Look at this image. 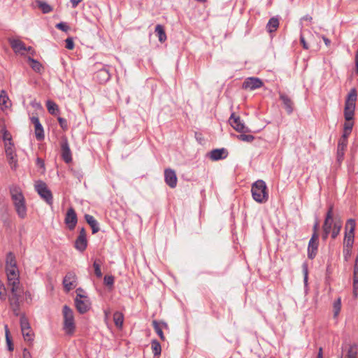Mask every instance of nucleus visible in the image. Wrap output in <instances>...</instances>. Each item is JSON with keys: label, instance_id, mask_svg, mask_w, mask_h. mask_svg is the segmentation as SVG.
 <instances>
[{"label": "nucleus", "instance_id": "3c124183", "mask_svg": "<svg viewBox=\"0 0 358 358\" xmlns=\"http://www.w3.org/2000/svg\"><path fill=\"white\" fill-rule=\"evenodd\" d=\"M3 139L4 141H8V143L11 142V136L6 129H3Z\"/></svg>", "mask_w": 358, "mask_h": 358}, {"label": "nucleus", "instance_id": "58836bf2", "mask_svg": "<svg viewBox=\"0 0 358 358\" xmlns=\"http://www.w3.org/2000/svg\"><path fill=\"white\" fill-rule=\"evenodd\" d=\"M28 62L30 63V66L31 67V69L36 71V72H39L42 68V65L41 64V63L38 61H36V59L31 58V57H28Z\"/></svg>", "mask_w": 358, "mask_h": 358}, {"label": "nucleus", "instance_id": "f704fd0d", "mask_svg": "<svg viewBox=\"0 0 358 358\" xmlns=\"http://www.w3.org/2000/svg\"><path fill=\"white\" fill-rule=\"evenodd\" d=\"M102 265V262L100 259H95L93 263V267L94 269V273L97 278L102 277V272L101 270V266Z\"/></svg>", "mask_w": 358, "mask_h": 358}, {"label": "nucleus", "instance_id": "f3484780", "mask_svg": "<svg viewBox=\"0 0 358 358\" xmlns=\"http://www.w3.org/2000/svg\"><path fill=\"white\" fill-rule=\"evenodd\" d=\"M95 78L100 83H105L108 81L110 78L108 69L104 67L99 70L95 74Z\"/></svg>", "mask_w": 358, "mask_h": 358}, {"label": "nucleus", "instance_id": "f8f14e48", "mask_svg": "<svg viewBox=\"0 0 358 358\" xmlns=\"http://www.w3.org/2000/svg\"><path fill=\"white\" fill-rule=\"evenodd\" d=\"M319 235H312L308 246V257L310 259H313L315 257L318 245H319Z\"/></svg>", "mask_w": 358, "mask_h": 358}, {"label": "nucleus", "instance_id": "c03bdc74", "mask_svg": "<svg viewBox=\"0 0 358 358\" xmlns=\"http://www.w3.org/2000/svg\"><path fill=\"white\" fill-rule=\"evenodd\" d=\"M56 28H57L58 29L62 30L64 32H67L70 29L69 26L66 22H61L57 24Z\"/></svg>", "mask_w": 358, "mask_h": 358}, {"label": "nucleus", "instance_id": "9b49d317", "mask_svg": "<svg viewBox=\"0 0 358 358\" xmlns=\"http://www.w3.org/2000/svg\"><path fill=\"white\" fill-rule=\"evenodd\" d=\"M61 155L62 159L67 164L71 162L72 155L69 147L68 140L66 137L63 138L61 141Z\"/></svg>", "mask_w": 358, "mask_h": 358}, {"label": "nucleus", "instance_id": "680f3d73", "mask_svg": "<svg viewBox=\"0 0 358 358\" xmlns=\"http://www.w3.org/2000/svg\"><path fill=\"white\" fill-rule=\"evenodd\" d=\"M236 137L242 141H246V134L245 133H241V134L237 135Z\"/></svg>", "mask_w": 358, "mask_h": 358}, {"label": "nucleus", "instance_id": "338daca9", "mask_svg": "<svg viewBox=\"0 0 358 358\" xmlns=\"http://www.w3.org/2000/svg\"><path fill=\"white\" fill-rule=\"evenodd\" d=\"M26 51H27L32 55L35 53L34 50L31 46L27 47Z\"/></svg>", "mask_w": 358, "mask_h": 358}, {"label": "nucleus", "instance_id": "052dcab7", "mask_svg": "<svg viewBox=\"0 0 358 358\" xmlns=\"http://www.w3.org/2000/svg\"><path fill=\"white\" fill-rule=\"evenodd\" d=\"M318 227H319V222L317 221L313 226V233L312 235H315V234L318 235V234H317Z\"/></svg>", "mask_w": 358, "mask_h": 358}, {"label": "nucleus", "instance_id": "c756f323", "mask_svg": "<svg viewBox=\"0 0 358 358\" xmlns=\"http://www.w3.org/2000/svg\"><path fill=\"white\" fill-rule=\"evenodd\" d=\"M113 321L117 328H122L124 322V315L122 313L116 311L113 314Z\"/></svg>", "mask_w": 358, "mask_h": 358}, {"label": "nucleus", "instance_id": "20e7f679", "mask_svg": "<svg viewBox=\"0 0 358 358\" xmlns=\"http://www.w3.org/2000/svg\"><path fill=\"white\" fill-rule=\"evenodd\" d=\"M357 96L356 89L352 88L345 101L344 117L347 122L351 121L354 118Z\"/></svg>", "mask_w": 358, "mask_h": 358}, {"label": "nucleus", "instance_id": "603ef678", "mask_svg": "<svg viewBox=\"0 0 358 358\" xmlns=\"http://www.w3.org/2000/svg\"><path fill=\"white\" fill-rule=\"evenodd\" d=\"M350 134V133H347L346 131H344L343 134L342 135V136L341 137L339 141H342V142H345L348 143V138Z\"/></svg>", "mask_w": 358, "mask_h": 358}, {"label": "nucleus", "instance_id": "6e6d98bb", "mask_svg": "<svg viewBox=\"0 0 358 358\" xmlns=\"http://www.w3.org/2000/svg\"><path fill=\"white\" fill-rule=\"evenodd\" d=\"M322 239L324 241L327 240L329 234L331 233V231L330 230H327V229H322Z\"/></svg>", "mask_w": 358, "mask_h": 358}, {"label": "nucleus", "instance_id": "c85d7f7f", "mask_svg": "<svg viewBox=\"0 0 358 358\" xmlns=\"http://www.w3.org/2000/svg\"><path fill=\"white\" fill-rule=\"evenodd\" d=\"M46 106L48 112L51 115H57L59 114V107L54 101L51 100H48L46 102Z\"/></svg>", "mask_w": 358, "mask_h": 358}, {"label": "nucleus", "instance_id": "de8ad7c7", "mask_svg": "<svg viewBox=\"0 0 358 358\" xmlns=\"http://www.w3.org/2000/svg\"><path fill=\"white\" fill-rule=\"evenodd\" d=\"M66 42V48L68 50H73L74 48V42L72 38H67L65 40Z\"/></svg>", "mask_w": 358, "mask_h": 358}, {"label": "nucleus", "instance_id": "9d476101", "mask_svg": "<svg viewBox=\"0 0 358 358\" xmlns=\"http://www.w3.org/2000/svg\"><path fill=\"white\" fill-rule=\"evenodd\" d=\"M64 289L69 292L77 286V276L73 271L68 272L63 279Z\"/></svg>", "mask_w": 358, "mask_h": 358}, {"label": "nucleus", "instance_id": "a211bd4d", "mask_svg": "<svg viewBox=\"0 0 358 358\" xmlns=\"http://www.w3.org/2000/svg\"><path fill=\"white\" fill-rule=\"evenodd\" d=\"M348 143L338 141L336 152V161L340 164L343 161L345 150L347 148Z\"/></svg>", "mask_w": 358, "mask_h": 358}, {"label": "nucleus", "instance_id": "4468645a", "mask_svg": "<svg viewBox=\"0 0 358 358\" xmlns=\"http://www.w3.org/2000/svg\"><path fill=\"white\" fill-rule=\"evenodd\" d=\"M31 122L34 124L35 128V136L38 141H42L44 139V131L42 124H41L38 117H31Z\"/></svg>", "mask_w": 358, "mask_h": 358}, {"label": "nucleus", "instance_id": "f03ea898", "mask_svg": "<svg viewBox=\"0 0 358 358\" xmlns=\"http://www.w3.org/2000/svg\"><path fill=\"white\" fill-rule=\"evenodd\" d=\"M10 193L17 214L20 218L24 219L27 216V207L21 189L13 185L10 187Z\"/></svg>", "mask_w": 358, "mask_h": 358}, {"label": "nucleus", "instance_id": "5fc2aeb1", "mask_svg": "<svg viewBox=\"0 0 358 358\" xmlns=\"http://www.w3.org/2000/svg\"><path fill=\"white\" fill-rule=\"evenodd\" d=\"M303 269L304 273V282L306 283L308 281V267L306 264L303 265Z\"/></svg>", "mask_w": 358, "mask_h": 358}, {"label": "nucleus", "instance_id": "72a5a7b5", "mask_svg": "<svg viewBox=\"0 0 358 358\" xmlns=\"http://www.w3.org/2000/svg\"><path fill=\"white\" fill-rule=\"evenodd\" d=\"M20 323L21 331H22V330L29 331V329H31V326L29 322V320H28L27 317L24 314H22L20 316Z\"/></svg>", "mask_w": 358, "mask_h": 358}, {"label": "nucleus", "instance_id": "a19ab883", "mask_svg": "<svg viewBox=\"0 0 358 358\" xmlns=\"http://www.w3.org/2000/svg\"><path fill=\"white\" fill-rule=\"evenodd\" d=\"M22 336L24 337V341H32L34 339V332L31 329H29V331L27 330H22Z\"/></svg>", "mask_w": 358, "mask_h": 358}, {"label": "nucleus", "instance_id": "7ed1b4c3", "mask_svg": "<svg viewBox=\"0 0 358 358\" xmlns=\"http://www.w3.org/2000/svg\"><path fill=\"white\" fill-rule=\"evenodd\" d=\"M266 189V185L264 180H258L254 182L251 187L253 199L260 203H266L268 199V194Z\"/></svg>", "mask_w": 358, "mask_h": 358}, {"label": "nucleus", "instance_id": "69168bd1", "mask_svg": "<svg viewBox=\"0 0 358 358\" xmlns=\"http://www.w3.org/2000/svg\"><path fill=\"white\" fill-rule=\"evenodd\" d=\"M78 236L86 237V232L84 228L80 229Z\"/></svg>", "mask_w": 358, "mask_h": 358}, {"label": "nucleus", "instance_id": "473e14b6", "mask_svg": "<svg viewBox=\"0 0 358 358\" xmlns=\"http://www.w3.org/2000/svg\"><path fill=\"white\" fill-rule=\"evenodd\" d=\"M152 327H153L155 332L157 333V334L159 336L160 339L162 341H164L165 337L163 334L162 327L160 326V323H159V322H157V320H153L152 321Z\"/></svg>", "mask_w": 358, "mask_h": 358}, {"label": "nucleus", "instance_id": "6ab92c4d", "mask_svg": "<svg viewBox=\"0 0 358 358\" xmlns=\"http://www.w3.org/2000/svg\"><path fill=\"white\" fill-rule=\"evenodd\" d=\"M210 157L215 161L224 159L227 157V151L224 148L215 149L210 152Z\"/></svg>", "mask_w": 358, "mask_h": 358}, {"label": "nucleus", "instance_id": "412c9836", "mask_svg": "<svg viewBox=\"0 0 358 358\" xmlns=\"http://www.w3.org/2000/svg\"><path fill=\"white\" fill-rule=\"evenodd\" d=\"M85 219L87 224L91 227L92 234H96L99 231L100 229L99 223L92 215L86 214L85 215Z\"/></svg>", "mask_w": 358, "mask_h": 358}, {"label": "nucleus", "instance_id": "e433bc0d", "mask_svg": "<svg viewBox=\"0 0 358 358\" xmlns=\"http://www.w3.org/2000/svg\"><path fill=\"white\" fill-rule=\"evenodd\" d=\"M151 348L155 356H159L162 352L160 343L157 340H153L151 343Z\"/></svg>", "mask_w": 358, "mask_h": 358}, {"label": "nucleus", "instance_id": "8fccbe9b", "mask_svg": "<svg viewBox=\"0 0 358 358\" xmlns=\"http://www.w3.org/2000/svg\"><path fill=\"white\" fill-rule=\"evenodd\" d=\"M352 127H353V123L350 122V121L349 122L346 121V122L343 125L344 131H346L347 133H351Z\"/></svg>", "mask_w": 358, "mask_h": 358}, {"label": "nucleus", "instance_id": "49530a36", "mask_svg": "<svg viewBox=\"0 0 358 358\" xmlns=\"http://www.w3.org/2000/svg\"><path fill=\"white\" fill-rule=\"evenodd\" d=\"M6 342H7L8 350L9 351H13V344H12V341H11V340H10L9 336H8V330L7 326H6Z\"/></svg>", "mask_w": 358, "mask_h": 358}, {"label": "nucleus", "instance_id": "4c0bfd02", "mask_svg": "<svg viewBox=\"0 0 358 358\" xmlns=\"http://www.w3.org/2000/svg\"><path fill=\"white\" fill-rule=\"evenodd\" d=\"M334 222L335 220H334L333 217H330V215L325 216L324 222L322 225V229H327L331 231V229L334 227Z\"/></svg>", "mask_w": 358, "mask_h": 358}, {"label": "nucleus", "instance_id": "a878e982", "mask_svg": "<svg viewBox=\"0 0 358 358\" xmlns=\"http://www.w3.org/2000/svg\"><path fill=\"white\" fill-rule=\"evenodd\" d=\"M87 246V241L86 237L78 236L75 241V248L80 251H84Z\"/></svg>", "mask_w": 358, "mask_h": 358}, {"label": "nucleus", "instance_id": "774afa93", "mask_svg": "<svg viewBox=\"0 0 358 358\" xmlns=\"http://www.w3.org/2000/svg\"><path fill=\"white\" fill-rule=\"evenodd\" d=\"M356 67H357L356 73L358 74V51L356 54Z\"/></svg>", "mask_w": 358, "mask_h": 358}, {"label": "nucleus", "instance_id": "4d7b16f0", "mask_svg": "<svg viewBox=\"0 0 358 358\" xmlns=\"http://www.w3.org/2000/svg\"><path fill=\"white\" fill-rule=\"evenodd\" d=\"M22 357H23V358H31V355L30 352L27 348H24L23 350Z\"/></svg>", "mask_w": 358, "mask_h": 358}, {"label": "nucleus", "instance_id": "09e8293b", "mask_svg": "<svg viewBox=\"0 0 358 358\" xmlns=\"http://www.w3.org/2000/svg\"><path fill=\"white\" fill-rule=\"evenodd\" d=\"M57 120L59 122V124L60 127L63 129H67L68 124H67V121H66V119H64L63 117H58Z\"/></svg>", "mask_w": 358, "mask_h": 358}, {"label": "nucleus", "instance_id": "bb28decb", "mask_svg": "<svg viewBox=\"0 0 358 358\" xmlns=\"http://www.w3.org/2000/svg\"><path fill=\"white\" fill-rule=\"evenodd\" d=\"M155 32L158 37L159 42L164 43L167 37L164 27L162 24H157Z\"/></svg>", "mask_w": 358, "mask_h": 358}, {"label": "nucleus", "instance_id": "7c9ffc66", "mask_svg": "<svg viewBox=\"0 0 358 358\" xmlns=\"http://www.w3.org/2000/svg\"><path fill=\"white\" fill-rule=\"evenodd\" d=\"M6 268H14L17 267L15 260V257L12 252L8 253L6 259Z\"/></svg>", "mask_w": 358, "mask_h": 358}, {"label": "nucleus", "instance_id": "2f4dec72", "mask_svg": "<svg viewBox=\"0 0 358 358\" xmlns=\"http://www.w3.org/2000/svg\"><path fill=\"white\" fill-rule=\"evenodd\" d=\"M37 6L41 9L42 12L45 14L49 13L52 10V8L46 2L38 0L36 1Z\"/></svg>", "mask_w": 358, "mask_h": 358}, {"label": "nucleus", "instance_id": "ea45409f", "mask_svg": "<svg viewBox=\"0 0 358 358\" xmlns=\"http://www.w3.org/2000/svg\"><path fill=\"white\" fill-rule=\"evenodd\" d=\"M358 353V348L357 345L356 344H352L350 346L348 354H347V358H357Z\"/></svg>", "mask_w": 358, "mask_h": 358}, {"label": "nucleus", "instance_id": "39448f33", "mask_svg": "<svg viewBox=\"0 0 358 358\" xmlns=\"http://www.w3.org/2000/svg\"><path fill=\"white\" fill-rule=\"evenodd\" d=\"M62 313L64 317L63 329L67 334L71 335L76 328L73 310L65 305L63 307Z\"/></svg>", "mask_w": 358, "mask_h": 358}, {"label": "nucleus", "instance_id": "79ce46f5", "mask_svg": "<svg viewBox=\"0 0 358 358\" xmlns=\"http://www.w3.org/2000/svg\"><path fill=\"white\" fill-rule=\"evenodd\" d=\"M8 96H7L6 92L2 90L0 94V105L5 106V108H8L7 101H8Z\"/></svg>", "mask_w": 358, "mask_h": 358}, {"label": "nucleus", "instance_id": "ddd939ff", "mask_svg": "<svg viewBox=\"0 0 358 358\" xmlns=\"http://www.w3.org/2000/svg\"><path fill=\"white\" fill-rule=\"evenodd\" d=\"M64 222L70 230H73L75 228L78 222V218L76 211L73 208L68 209Z\"/></svg>", "mask_w": 358, "mask_h": 358}, {"label": "nucleus", "instance_id": "5701e85b", "mask_svg": "<svg viewBox=\"0 0 358 358\" xmlns=\"http://www.w3.org/2000/svg\"><path fill=\"white\" fill-rule=\"evenodd\" d=\"M280 99L282 101L287 113H292L293 111V102L291 99L285 94H280Z\"/></svg>", "mask_w": 358, "mask_h": 358}, {"label": "nucleus", "instance_id": "864d4df0", "mask_svg": "<svg viewBox=\"0 0 358 358\" xmlns=\"http://www.w3.org/2000/svg\"><path fill=\"white\" fill-rule=\"evenodd\" d=\"M300 42L302 44L303 48L305 50H308L309 48V47H308L307 43L306 42L305 38H304L303 35H301V36H300Z\"/></svg>", "mask_w": 358, "mask_h": 358}, {"label": "nucleus", "instance_id": "6e6552de", "mask_svg": "<svg viewBox=\"0 0 358 358\" xmlns=\"http://www.w3.org/2000/svg\"><path fill=\"white\" fill-rule=\"evenodd\" d=\"M35 189L40 196L49 205H52L53 198L51 191L48 189L47 185L43 181H38L35 185Z\"/></svg>", "mask_w": 358, "mask_h": 358}, {"label": "nucleus", "instance_id": "2eb2a0df", "mask_svg": "<svg viewBox=\"0 0 358 358\" xmlns=\"http://www.w3.org/2000/svg\"><path fill=\"white\" fill-rule=\"evenodd\" d=\"M164 177L166 183L171 188H174L177 185V176L176 172L171 169H167L164 171Z\"/></svg>", "mask_w": 358, "mask_h": 358}, {"label": "nucleus", "instance_id": "aec40b11", "mask_svg": "<svg viewBox=\"0 0 358 358\" xmlns=\"http://www.w3.org/2000/svg\"><path fill=\"white\" fill-rule=\"evenodd\" d=\"M229 123L234 129L239 132H243L245 127L244 124L241 122L239 117L232 114L229 119Z\"/></svg>", "mask_w": 358, "mask_h": 358}, {"label": "nucleus", "instance_id": "bf43d9fd", "mask_svg": "<svg viewBox=\"0 0 358 358\" xmlns=\"http://www.w3.org/2000/svg\"><path fill=\"white\" fill-rule=\"evenodd\" d=\"M333 210H334V206L330 205L329 207V209L327 212L326 216L330 215V217L332 218L334 216Z\"/></svg>", "mask_w": 358, "mask_h": 358}, {"label": "nucleus", "instance_id": "37998d69", "mask_svg": "<svg viewBox=\"0 0 358 358\" xmlns=\"http://www.w3.org/2000/svg\"><path fill=\"white\" fill-rule=\"evenodd\" d=\"M341 307V299H338L334 303V317H337L338 315Z\"/></svg>", "mask_w": 358, "mask_h": 358}, {"label": "nucleus", "instance_id": "f257e3e1", "mask_svg": "<svg viewBox=\"0 0 358 358\" xmlns=\"http://www.w3.org/2000/svg\"><path fill=\"white\" fill-rule=\"evenodd\" d=\"M8 287L10 288L8 299L10 306L15 316L20 315V304L24 294L20 287L19 271L17 267L6 268Z\"/></svg>", "mask_w": 358, "mask_h": 358}, {"label": "nucleus", "instance_id": "0e129e2a", "mask_svg": "<svg viewBox=\"0 0 358 358\" xmlns=\"http://www.w3.org/2000/svg\"><path fill=\"white\" fill-rule=\"evenodd\" d=\"M322 39H323V41H324V43H325V45H327V46H328V45H330V43H331V41H330L328 38H327V37H325L324 36H322Z\"/></svg>", "mask_w": 358, "mask_h": 358}, {"label": "nucleus", "instance_id": "0eeeda50", "mask_svg": "<svg viewBox=\"0 0 358 358\" xmlns=\"http://www.w3.org/2000/svg\"><path fill=\"white\" fill-rule=\"evenodd\" d=\"M356 228V222L355 219H348L345 226V236L343 243L347 246L354 244L355 230Z\"/></svg>", "mask_w": 358, "mask_h": 358}, {"label": "nucleus", "instance_id": "e2e57ef3", "mask_svg": "<svg viewBox=\"0 0 358 358\" xmlns=\"http://www.w3.org/2000/svg\"><path fill=\"white\" fill-rule=\"evenodd\" d=\"M83 0H71V3L72 4L73 8H76L77 6Z\"/></svg>", "mask_w": 358, "mask_h": 358}, {"label": "nucleus", "instance_id": "393cba45", "mask_svg": "<svg viewBox=\"0 0 358 358\" xmlns=\"http://www.w3.org/2000/svg\"><path fill=\"white\" fill-rule=\"evenodd\" d=\"M279 19L277 17H271L267 24H266V30L270 34L275 31L279 27Z\"/></svg>", "mask_w": 358, "mask_h": 358}, {"label": "nucleus", "instance_id": "a18cd8bd", "mask_svg": "<svg viewBox=\"0 0 358 358\" xmlns=\"http://www.w3.org/2000/svg\"><path fill=\"white\" fill-rule=\"evenodd\" d=\"M103 281L106 286L113 287L114 284V277L113 275H106Z\"/></svg>", "mask_w": 358, "mask_h": 358}, {"label": "nucleus", "instance_id": "13d9d810", "mask_svg": "<svg viewBox=\"0 0 358 358\" xmlns=\"http://www.w3.org/2000/svg\"><path fill=\"white\" fill-rule=\"evenodd\" d=\"M36 165L41 168H44L45 167L44 161L42 159L38 157L36 159Z\"/></svg>", "mask_w": 358, "mask_h": 358}, {"label": "nucleus", "instance_id": "c9c22d12", "mask_svg": "<svg viewBox=\"0 0 358 358\" xmlns=\"http://www.w3.org/2000/svg\"><path fill=\"white\" fill-rule=\"evenodd\" d=\"M353 245H350L347 246V244L343 243V258L345 262H348L351 257L352 255V248Z\"/></svg>", "mask_w": 358, "mask_h": 358}, {"label": "nucleus", "instance_id": "cd10ccee", "mask_svg": "<svg viewBox=\"0 0 358 358\" xmlns=\"http://www.w3.org/2000/svg\"><path fill=\"white\" fill-rule=\"evenodd\" d=\"M342 221L340 219L335 220L334 223V227H332L331 231V236L333 239H335L339 235L342 228Z\"/></svg>", "mask_w": 358, "mask_h": 358}, {"label": "nucleus", "instance_id": "b1692460", "mask_svg": "<svg viewBox=\"0 0 358 358\" xmlns=\"http://www.w3.org/2000/svg\"><path fill=\"white\" fill-rule=\"evenodd\" d=\"M353 288L354 295L357 296V289H358V255L355 258L353 272Z\"/></svg>", "mask_w": 358, "mask_h": 358}, {"label": "nucleus", "instance_id": "4be33fe9", "mask_svg": "<svg viewBox=\"0 0 358 358\" xmlns=\"http://www.w3.org/2000/svg\"><path fill=\"white\" fill-rule=\"evenodd\" d=\"M264 85L262 80L259 78L249 77L248 78V88L253 90L260 88Z\"/></svg>", "mask_w": 358, "mask_h": 358}, {"label": "nucleus", "instance_id": "423d86ee", "mask_svg": "<svg viewBox=\"0 0 358 358\" xmlns=\"http://www.w3.org/2000/svg\"><path fill=\"white\" fill-rule=\"evenodd\" d=\"M83 289L81 288H78L76 290V297L75 299V306L76 307L77 310L80 314H84L87 312L91 306V303L90 299L87 296L82 295L80 294V292H82Z\"/></svg>", "mask_w": 358, "mask_h": 358}, {"label": "nucleus", "instance_id": "dca6fc26", "mask_svg": "<svg viewBox=\"0 0 358 358\" xmlns=\"http://www.w3.org/2000/svg\"><path fill=\"white\" fill-rule=\"evenodd\" d=\"M9 43L15 53L24 55V52L22 51L27 50V47L25 44L19 39L10 38Z\"/></svg>", "mask_w": 358, "mask_h": 358}, {"label": "nucleus", "instance_id": "1a4fd4ad", "mask_svg": "<svg viewBox=\"0 0 358 358\" xmlns=\"http://www.w3.org/2000/svg\"><path fill=\"white\" fill-rule=\"evenodd\" d=\"M5 152L8 159V162L10 168L13 170H15L17 167V160L16 158V154L14 150L13 145L11 142L5 143Z\"/></svg>", "mask_w": 358, "mask_h": 358}]
</instances>
